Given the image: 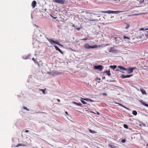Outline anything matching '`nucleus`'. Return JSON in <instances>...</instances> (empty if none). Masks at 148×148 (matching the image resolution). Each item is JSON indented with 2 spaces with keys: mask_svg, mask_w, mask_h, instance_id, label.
Masks as SVG:
<instances>
[{
  "mask_svg": "<svg viewBox=\"0 0 148 148\" xmlns=\"http://www.w3.org/2000/svg\"><path fill=\"white\" fill-rule=\"evenodd\" d=\"M45 37L48 41L52 45H54V44H56L61 46H62V45L60 44L58 41L57 40H54L52 38H48L46 37Z\"/></svg>",
  "mask_w": 148,
  "mask_h": 148,
  "instance_id": "f257e3e1",
  "label": "nucleus"
},
{
  "mask_svg": "<svg viewBox=\"0 0 148 148\" xmlns=\"http://www.w3.org/2000/svg\"><path fill=\"white\" fill-rule=\"evenodd\" d=\"M124 12L123 11H112V10H108L107 11H102V12L104 13H107L108 14H118L121 12Z\"/></svg>",
  "mask_w": 148,
  "mask_h": 148,
  "instance_id": "f03ea898",
  "label": "nucleus"
},
{
  "mask_svg": "<svg viewBox=\"0 0 148 148\" xmlns=\"http://www.w3.org/2000/svg\"><path fill=\"white\" fill-rule=\"evenodd\" d=\"M115 42L117 44H120L121 43L122 40V39L119 37H115Z\"/></svg>",
  "mask_w": 148,
  "mask_h": 148,
  "instance_id": "7ed1b4c3",
  "label": "nucleus"
},
{
  "mask_svg": "<svg viewBox=\"0 0 148 148\" xmlns=\"http://www.w3.org/2000/svg\"><path fill=\"white\" fill-rule=\"evenodd\" d=\"M94 68L95 69H98L100 71H101L103 69V66L101 65H98L95 66Z\"/></svg>",
  "mask_w": 148,
  "mask_h": 148,
  "instance_id": "20e7f679",
  "label": "nucleus"
},
{
  "mask_svg": "<svg viewBox=\"0 0 148 148\" xmlns=\"http://www.w3.org/2000/svg\"><path fill=\"white\" fill-rule=\"evenodd\" d=\"M136 69V67H134L132 68H129L126 71H127V73L128 74H130L133 72L134 70Z\"/></svg>",
  "mask_w": 148,
  "mask_h": 148,
  "instance_id": "39448f33",
  "label": "nucleus"
},
{
  "mask_svg": "<svg viewBox=\"0 0 148 148\" xmlns=\"http://www.w3.org/2000/svg\"><path fill=\"white\" fill-rule=\"evenodd\" d=\"M109 51L110 52L112 53H116L117 52V50L113 48H111L109 50Z\"/></svg>",
  "mask_w": 148,
  "mask_h": 148,
  "instance_id": "423d86ee",
  "label": "nucleus"
},
{
  "mask_svg": "<svg viewBox=\"0 0 148 148\" xmlns=\"http://www.w3.org/2000/svg\"><path fill=\"white\" fill-rule=\"evenodd\" d=\"M132 76V75H121V77L123 79H124L126 78H129Z\"/></svg>",
  "mask_w": 148,
  "mask_h": 148,
  "instance_id": "0eeeda50",
  "label": "nucleus"
},
{
  "mask_svg": "<svg viewBox=\"0 0 148 148\" xmlns=\"http://www.w3.org/2000/svg\"><path fill=\"white\" fill-rule=\"evenodd\" d=\"M118 67L119 68L121 71H122V72H124L123 71H126L127 70V69L124 68L123 66H118Z\"/></svg>",
  "mask_w": 148,
  "mask_h": 148,
  "instance_id": "6e6552de",
  "label": "nucleus"
},
{
  "mask_svg": "<svg viewBox=\"0 0 148 148\" xmlns=\"http://www.w3.org/2000/svg\"><path fill=\"white\" fill-rule=\"evenodd\" d=\"M53 45L56 50L58 51L62 54L63 53L62 52V51L57 46L54 45Z\"/></svg>",
  "mask_w": 148,
  "mask_h": 148,
  "instance_id": "1a4fd4ad",
  "label": "nucleus"
},
{
  "mask_svg": "<svg viewBox=\"0 0 148 148\" xmlns=\"http://www.w3.org/2000/svg\"><path fill=\"white\" fill-rule=\"evenodd\" d=\"M139 101L142 103V104L144 106L148 107V104L145 103L144 102H143L142 100H139Z\"/></svg>",
  "mask_w": 148,
  "mask_h": 148,
  "instance_id": "9d476101",
  "label": "nucleus"
},
{
  "mask_svg": "<svg viewBox=\"0 0 148 148\" xmlns=\"http://www.w3.org/2000/svg\"><path fill=\"white\" fill-rule=\"evenodd\" d=\"M36 4V1H32V5L33 8H34L35 7Z\"/></svg>",
  "mask_w": 148,
  "mask_h": 148,
  "instance_id": "9b49d317",
  "label": "nucleus"
},
{
  "mask_svg": "<svg viewBox=\"0 0 148 148\" xmlns=\"http://www.w3.org/2000/svg\"><path fill=\"white\" fill-rule=\"evenodd\" d=\"M62 72H58L57 71H55L53 74V75H60L62 74Z\"/></svg>",
  "mask_w": 148,
  "mask_h": 148,
  "instance_id": "f8f14e48",
  "label": "nucleus"
},
{
  "mask_svg": "<svg viewBox=\"0 0 148 148\" xmlns=\"http://www.w3.org/2000/svg\"><path fill=\"white\" fill-rule=\"evenodd\" d=\"M73 103L74 104H76L77 105L81 107H82V104L80 103H77L73 101Z\"/></svg>",
  "mask_w": 148,
  "mask_h": 148,
  "instance_id": "ddd939ff",
  "label": "nucleus"
},
{
  "mask_svg": "<svg viewBox=\"0 0 148 148\" xmlns=\"http://www.w3.org/2000/svg\"><path fill=\"white\" fill-rule=\"evenodd\" d=\"M140 90L143 95H146V92L143 89L140 88Z\"/></svg>",
  "mask_w": 148,
  "mask_h": 148,
  "instance_id": "4468645a",
  "label": "nucleus"
},
{
  "mask_svg": "<svg viewBox=\"0 0 148 148\" xmlns=\"http://www.w3.org/2000/svg\"><path fill=\"white\" fill-rule=\"evenodd\" d=\"M110 67L111 69H112L113 70H114L116 68L117 66L116 65H111L110 66Z\"/></svg>",
  "mask_w": 148,
  "mask_h": 148,
  "instance_id": "2eb2a0df",
  "label": "nucleus"
},
{
  "mask_svg": "<svg viewBox=\"0 0 148 148\" xmlns=\"http://www.w3.org/2000/svg\"><path fill=\"white\" fill-rule=\"evenodd\" d=\"M97 47V45H95L94 46H90L89 49H92L96 48Z\"/></svg>",
  "mask_w": 148,
  "mask_h": 148,
  "instance_id": "dca6fc26",
  "label": "nucleus"
},
{
  "mask_svg": "<svg viewBox=\"0 0 148 148\" xmlns=\"http://www.w3.org/2000/svg\"><path fill=\"white\" fill-rule=\"evenodd\" d=\"M90 45L88 44H85L84 45V47L86 49H89Z\"/></svg>",
  "mask_w": 148,
  "mask_h": 148,
  "instance_id": "f3484780",
  "label": "nucleus"
},
{
  "mask_svg": "<svg viewBox=\"0 0 148 148\" xmlns=\"http://www.w3.org/2000/svg\"><path fill=\"white\" fill-rule=\"evenodd\" d=\"M105 73H106L109 76H110L111 75L110 71H106L105 72Z\"/></svg>",
  "mask_w": 148,
  "mask_h": 148,
  "instance_id": "a211bd4d",
  "label": "nucleus"
},
{
  "mask_svg": "<svg viewBox=\"0 0 148 148\" xmlns=\"http://www.w3.org/2000/svg\"><path fill=\"white\" fill-rule=\"evenodd\" d=\"M108 146L111 148H118L117 147L115 146L114 145L112 144H109Z\"/></svg>",
  "mask_w": 148,
  "mask_h": 148,
  "instance_id": "6ab92c4d",
  "label": "nucleus"
},
{
  "mask_svg": "<svg viewBox=\"0 0 148 148\" xmlns=\"http://www.w3.org/2000/svg\"><path fill=\"white\" fill-rule=\"evenodd\" d=\"M31 56L30 55H28L27 56H24L23 57V58L24 59H26L29 58V57Z\"/></svg>",
  "mask_w": 148,
  "mask_h": 148,
  "instance_id": "aec40b11",
  "label": "nucleus"
},
{
  "mask_svg": "<svg viewBox=\"0 0 148 148\" xmlns=\"http://www.w3.org/2000/svg\"><path fill=\"white\" fill-rule=\"evenodd\" d=\"M85 20H88L89 21H97V19H88L87 18H85Z\"/></svg>",
  "mask_w": 148,
  "mask_h": 148,
  "instance_id": "412c9836",
  "label": "nucleus"
},
{
  "mask_svg": "<svg viewBox=\"0 0 148 148\" xmlns=\"http://www.w3.org/2000/svg\"><path fill=\"white\" fill-rule=\"evenodd\" d=\"M132 113L134 115L136 116L137 115V112L136 111L133 110L132 111Z\"/></svg>",
  "mask_w": 148,
  "mask_h": 148,
  "instance_id": "4be33fe9",
  "label": "nucleus"
},
{
  "mask_svg": "<svg viewBox=\"0 0 148 148\" xmlns=\"http://www.w3.org/2000/svg\"><path fill=\"white\" fill-rule=\"evenodd\" d=\"M144 35L146 37V38H148V31L146 32L145 34Z\"/></svg>",
  "mask_w": 148,
  "mask_h": 148,
  "instance_id": "5701e85b",
  "label": "nucleus"
},
{
  "mask_svg": "<svg viewBox=\"0 0 148 148\" xmlns=\"http://www.w3.org/2000/svg\"><path fill=\"white\" fill-rule=\"evenodd\" d=\"M81 99H82L83 100L85 101H89V99L83 98H81Z\"/></svg>",
  "mask_w": 148,
  "mask_h": 148,
  "instance_id": "b1692460",
  "label": "nucleus"
},
{
  "mask_svg": "<svg viewBox=\"0 0 148 148\" xmlns=\"http://www.w3.org/2000/svg\"><path fill=\"white\" fill-rule=\"evenodd\" d=\"M140 30H145L146 31L147 30H148V28H146L144 29V28H141L140 29Z\"/></svg>",
  "mask_w": 148,
  "mask_h": 148,
  "instance_id": "393cba45",
  "label": "nucleus"
},
{
  "mask_svg": "<svg viewBox=\"0 0 148 148\" xmlns=\"http://www.w3.org/2000/svg\"><path fill=\"white\" fill-rule=\"evenodd\" d=\"M89 132L91 133H97L96 132H95V131H92V130H91L90 129H89Z\"/></svg>",
  "mask_w": 148,
  "mask_h": 148,
  "instance_id": "a878e982",
  "label": "nucleus"
},
{
  "mask_svg": "<svg viewBox=\"0 0 148 148\" xmlns=\"http://www.w3.org/2000/svg\"><path fill=\"white\" fill-rule=\"evenodd\" d=\"M123 127L125 128L126 129H127L128 128V126L127 125L125 124H124Z\"/></svg>",
  "mask_w": 148,
  "mask_h": 148,
  "instance_id": "bb28decb",
  "label": "nucleus"
},
{
  "mask_svg": "<svg viewBox=\"0 0 148 148\" xmlns=\"http://www.w3.org/2000/svg\"><path fill=\"white\" fill-rule=\"evenodd\" d=\"M81 102L84 104H87V103L86 102H85V101H84V100H81Z\"/></svg>",
  "mask_w": 148,
  "mask_h": 148,
  "instance_id": "cd10ccee",
  "label": "nucleus"
},
{
  "mask_svg": "<svg viewBox=\"0 0 148 148\" xmlns=\"http://www.w3.org/2000/svg\"><path fill=\"white\" fill-rule=\"evenodd\" d=\"M23 109H24L25 110H26L27 111H29V109H28L27 107H25V106H24L23 107Z\"/></svg>",
  "mask_w": 148,
  "mask_h": 148,
  "instance_id": "c85d7f7f",
  "label": "nucleus"
},
{
  "mask_svg": "<svg viewBox=\"0 0 148 148\" xmlns=\"http://www.w3.org/2000/svg\"><path fill=\"white\" fill-rule=\"evenodd\" d=\"M123 38L124 39H130V37H129L126 36H124Z\"/></svg>",
  "mask_w": 148,
  "mask_h": 148,
  "instance_id": "c756f323",
  "label": "nucleus"
},
{
  "mask_svg": "<svg viewBox=\"0 0 148 148\" xmlns=\"http://www.w3.org/2000/svg\"><path fill=\"white\" fill-rule=\"evenodd\" d=\"M46 90V89H41L40 90V91H42L43 93H45V90Z\"/></svg>",
  "mask_w": 148,
  "mask_h": 148,
  "instance_id": "7c9ffc66",
  "label": "nucleus"
},
{
  "mask_svg": "<svg viewBox=\"0 0 148 148\" xmlns=\"http://www.w3.org/2000/svg\"><path fill=\"white\" fill-rule=\"evenodd\" d=\"M90 112L93 113H94L95 114H97L98 115H99V112H97L96 113H95V112Z\"/></svg>",
  "mask_w": 148,
  "mask_h": 148,
  "instance_id": "2f4dec72",
  "label": "nucleus"
},
{
  "mask_svg": "<svg viewBox=\"0 0 148 148\" xmlns=\"http://www.w3.org/2000/svg\"><path fill=\"white\" fill-rule=\"evenodd\" d=\"M126 140L125 139H122L121 140V142L123 143H124L125 142Z\"/></svg>",
  "mask_w": 148,
  "mask_h": 148,
  "instance_id": "473e14b6",
  "label": "nucleus"
},
{
  "mask_svg": "<svg viewBox=\"0 0 148 148\" xmlns=\"http://www.w3.org/2000/svg\"><path fill=\"white\" fill-rule=\"evenodd\" d=\"M144 0H140L139 2L140 3H143Z\"/></svg>",
  "mask_w": 148,
  "mask_h": 148,
  "instance_id": "72a5a7b5",
  "label": "nucleus"
},
{
  "mask_svg": "<svg viewBox=\"0 0 148 148\" xmlns=\"http://www.w3.org/2000/svg\"><path fill=\"white\" fill-rule=\"evenodd\" d=\"M139 15L138 14H133L131 15H130V16H137Z\"/></svg>",
  "mask_w": 148,
  "mask_h": 148,
  "instance_id": "f704fd0d",
  "label": "nucleus"
},
{
  "mask_svg": "<svg viewBox=\"0 0 148 148\" xmlns=\"http://www.w3.org/2000/svg\"><path fill=\"white\" fill-rule=\"evenodd\" d=\"M20 146H21V144H18L17 145H16V147H18Z\"/></svg>",
  "mask_w": 148,
  "mask_h": 148,
  "instance_id": "c9c22d12",
  "label": "nucleus"
},
{
  "mask_svg": "<svg viewBox=\"0 0 148 148\" xmlns=\"http://www.w3.org/2000/svg\"><path fill=\"white\" fill-rule=\"evenodd\" d=\"M85 12L86 14H90V13H91V12H88V11H85Z\"/></svg>",
  "mask_w": 148,
  "mask_h": 148,
  "instance_id": "e433bc0d",
  "label": "nucleus"
},
{
  "mask_svg": "<svg viewBox=\"0 0 148 148\" xmlns=\"http://www.w3.org/2000/svg\"><path fill=\"white\" fill-rule=\"evenodd\" d=\"M89 101L91 102H94V101L93 100H92V99H89Z\"/></svg>",
  "mask_w": 148,
  "mask_h": 148,
  "instance_id": "4c0bfd02",
  "label": "nucleus"
},
{
  "mask_svg": "<svg viewBox=\"0 0 148 148\" xmlns=\"http://www.w3.org/2000/svg\"><path fill=\"white\" fill-rule=\"evenodd\" d=\"M102 95H104V96H107V94L106 93H103L102 94Z\"/></svg>",
  "mask_w": 148,
  "mask_h": 148,
  "instance_id": "58836bf2",
  "label": "nucleus"
},
{
  "mask_svg": "<svg viewBox=\"0 0 148 148\" xmlns=\"http://www.w3.org/2000/svg\"><path fill=\"white\" fill-rule=\"evenodd\" d=\"M88 39L87 38H83L82 39H81V40H86Z\"/></svg>",
  "mask_w": 148,
  "mask_h": 148,
  "instance_id": "ea45409f",
  "label": "nucleus"
},
{
  "mask_svg": "<svg viewBox=\"0 0 148 148\" xmlns=\"http://www.w3.org/2000/svg\"><path fill=\"white\" fill-rule=\"evenodd\" d=\"M32 59L33 60L35 63H36V61L35 60V59L34 58H33Z\"/></svg>",
  "mask_w": 148,
  "mask_h": 148,
  "instance_id": "a19ab883",
  "label": "nucleus"
},
{
  "mask_svg": "<svg viewBox=\"0 0 148 148\" xmlns=\"http://www.w3.org/2000/svg\"><path fill=\"white\" fill-rule=\"evenodd\" d=\"M122 107H123L124 108H126V109H128L125 106H124L123 105V106H122Z\"/></svg>",
  "mask_w": 148,
  "mask_h": 148,
  "instance_id": "79ce46f5",
  "label": "nucleus"
},
{
  "mask_svg": "<svg viewBox=\"0 0 148 148\" xmlns=\"http://www.w3.org/2000/svg\"><path fill=\"white\" fill-rule=\"evenodd\" d=\"M90 14H94V15H97V14H95V13H92V12H91V13H90Z\"/></svg>",
  "mask_w": 148,
  "mask_h": 148,
  "instance_id": "37998d69",
  "label": "nucleus"
},
{
  "mask_svg": "<svg viewBox=\"0 0 148 148\" xmlns=\"http://www.w3.org/2000/svg\"><path fill=\"white\" fill-rule=\"evenodd\" d=\"M34 25L35 26H36L37 27L36 28H38L39 27L38 26H37V25H36L35 24H34Z\"/></svg>",
  "mask_w": 148,
  "mask_h": 148,
  "instance_id": "c03bdc74",
  "label": "nucleus"
},
{
  "mask_svg": "<svg viewBox=\"0 0 148 148\" xmlns=\"http://www.w3.org/2000/svg\"><path fill=\"white\" fill-rule=\"evenodd\" d=\"M144 36V35H143V34H142V36H141L140 37L141 38H142L143 37V36Z\"/></svg>",
  "mask_w": 148,
  "mask_h": 148,
  "instance_id": "a18cd8bd",
  "label": "nucleus"
},
{
  "mask_svg": "<svg viewBox=\"0 0 148 148\" xmlns=\"http://www.w3.org/2000/svg\"><path fill=\"white\" fill-rule=\"evenodd\" d=\"M129 27V25H127V26H126V28H128Z\"/></svg>",
  "mask_w": 148,
  "mask_h": 148,
  "instance_id": "49530a36",
  "label": "nucleus"
},
{
  "mask_svg": "<svg viewBox=\"0 0 148 148\" xmlns=\"http://www.w3.org/2000/svg\"><path fill=\"white\" fill-rule=\"evenodd\" d=\"M97 80H99V81H100L101 80L100 78H97Z\"/></svg>",
  "mask_w": 148,
  "mask_h": 148,
  "instance_id": "de8ad7c7",
  "label": "nucleus"
},
{
  "mask_svg": "<svg viewBox=\"0 0 148 148\" xmlns=\"http://www.w3.org/2000/svg\"><path fill=\"white\" fill-rule=\"evenodd\" d=\"M80 28H77V29L78 30V31H79V30L80 29Z\"/></svg>",
  "mask_w": 148,
  "mask_h": 148,
  "instance_id": "09e8293b",
  "label": "nucleus"
},
{
  "mask_svg": "<svg viewBox=\"0 0 148 148\" xmlns=\"http://www.w3.org/2000/svg\"><path fill=\"white\" fill-rule=\"evenodd\" d=\"M118 104L121 106H122H122H123V105H122V104H120V103H118Z\"/></svg>",
  "mask_w": 148,
  "mask_h": 148,
  "instance_id": "8fccbe9b",
  "label": "nucleus"
},
{
  "mask_svg": "<svg viewBox=\"0 0 148 148\" xmlns=\"http://www.w3.org/2000/svg\"><path fill=\"white\" fill-rule=\"evenodd\" d=\"M21 146H26V145L24 144H21Z\"/></svg>",
  "mask_w": 148,
  "mask_h": 148,
  "instance_id": "3c124183",
  "label": "nucleus"
},
{
  "mask_svg": "<svg viewBox=\"0 0 148 148\" xmlns=\"http://www.w3.org/2000/svg\"><path fill=\"white\" fill-rule=\"evenodd\" d=\"M25 132H29V131L28 130H26L25 131Z\"/></svg>",
  "mask_w": 148,
  "mask_h": 148,
  "instance_id": "603ef678",
  "label": "nucleus"
},
{
  "mask_svg": "<svg viewBox=\"0 0 148 148\" xmlns=\"http://www.w3.org/2000/svg\"><path fill=\"white\" fill-rule=\"evenodd\" d=\"M102 78L103 79H105V76H103L102 77Z\"/></svg>",
  "mask_w": 148,
  "mask_h": 148,
  "instance_id": "864d4df0",
  "label": "nucleus"
},
{
  "mask_svg": "<svg viewBox=\"0 0 148 148\" xmlns=\"http://www.w3.org/2000/svg\"><path fill=\"white\" fill-rule=\"evenodd\" d=\"M65 114H67V115H68V113L66 111L65 112Z\"/></svg>",
  "mask_w": 148,
  "mask_h": 148,
  "instance_id": "5fc2aeb1",
  "label": "nucleus"
},
{
  "mask_svg": "<svg viewBox=\"0 0 148 148\" xmlns=\"http://www.w3.org/2000/svg\"><path fill=\"white\" fill-rule=\"evenodd\" d=\"M143 126H144V127H145L146 126V125H145V124H143Z\"/></svg>",
  "mask_w": 148,
  "mask_h": 148,
  "instance_id": "6e6d98bb",
  "label": "nucleus"
},
{
  "mask_svg": "<svg viewBox=\"0 0 148 148\" xmlns=\"http://www.w3.org/2000/svg\"><path fill=\"white\" fill-rule=\"evenodd\" d=\"M57 100L59 102L60 101V100L59 99H57Z\"/></svg>",
  "mask_w": 148,
  "mask_h": 148,
  "instance_id": "4d7b16f0",
  "label": "nucleus"
},
{
  "mask_svg": "<svg viewBox=\"0 0 148 148\" xmlns=\"http://www.w3.org/2000/svg\"><path fill=\"white\" fill-rule=\"evenodd\" d=\"M75 25H74V24H73V25H72V26H73V27H75Z\"/></svg>",
  "mask_w": 148,
  "mask_h": 148,
  "instance_id": "13d9d810",
  "label": "nucleus"
},
{
  "mask_svg": "<svg viewBox=\"0 0 148 148\" xmlns=\"http://www.w3.org/2000/svg\"><path fill=\"white\" fill-rule=\"evenodd\" d=\"M36 63H37V64H38V65H39V63H38V62H37Z\"/></svg>",
  "mask_w": 148,
  "mask_h": 148,
  "instance_id": "bf43d9fd",
  "label": "nucleus"
},
{
  "mask_svg": "<svg viewBox=\"0 0 148 148\" xmlns=\"http://www.w3.org/2000/svg\"><path fill=\"white\" fill-rule=\"evenodd\" d=\"M116 71H119V70H117V69H116Z\"/></svg>",
  "mask_w": 148,
  "mask_h": 148,
  "instance_id": "052dcab7",
  "label": "nucleus"
},
{
  "mask_svg": "<svg viewBox=\"0 0 148 148\" xmlns=\"http://www.w3.org/2000/svg\"><path fill=\"white\" fill-rule=\"evenodd\" d=\"M32 148H36L35 147H33Z\"/></svg>",
  "mask_w": 148,
  "mask_h": 148,
  "instance_id": "680f3d73",
  "label": "nucleus"
},
{
  "mask_svg": "<svg viewBox=\"0 0 148 148\" xmlns=\"http://www.w3.org/2000/svg\"><path fill=\"white\" fill-rule=\"evenodd\" d=\"M147 145L148 146V144H147Z\"/></svg>",
  "mask_w": 148,
  "mask_h": 148,
  "instance_id": "e2e57ef3",
  "label": "nucleus"
},
{
  "mask_svg": "<svg viewBox=\"0 0 148 148\" xmlns=\"http://www.w3.org/2000/svg\"><path fill=\"white\" fill-rule=\"evenodd\" d=\"M42 36L41 35H40V36Z\"/></svg>",
  "mask_w": 148,
  "mask_h": 148,
  "instance_id": "0e129e2a",
  "label": "nucleus"
},
{
  "mask_svg": "<svg viewBox=\"0 0 148 148\" xmlns=\"http://www.w3.org/2000/svg\"><path fill=\"white\" fill-rule=\"evenodd\" d=\"M88 105H89L90 106V104H88Z\"/></svg>",
  "mask_w": 148,
  "mask_h": 148,
  "instance_id": "69168bd1",
  "label": "nucleus"
}]
</instances>
